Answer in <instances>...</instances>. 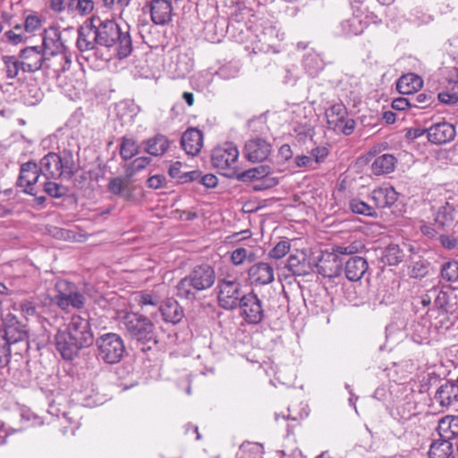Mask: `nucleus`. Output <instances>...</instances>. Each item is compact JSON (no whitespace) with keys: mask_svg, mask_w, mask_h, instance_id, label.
I'll use <instances>...</instances> for the list:
<instances>
[{"mask_svg":"<svg viewBox=\"0 0 458 458\" xmlns=\"http://www.w3.org/2000/svg\"><path fill=\"white\" fill-rule=\"evenodd\" d=\"M96 30L100 47H105L109 53L108 56L106 57L103 54H100L99 58L108 60L114 55L123 59L131 55L132 39L128 24L122 26L114 20H102L98 17V21H96Z\"/></svg>","mask_w":458,"mask_h":458,"instance_id":"1","label":"nucleus"},{"mask_svg":"<svg viewBox=\"0 0 458 458\" xmlns=\"http://www.w3.org/2000/svg\"><path fill=\"white\" fill-rule=\"evenodd\" d=\"M126 335L142 352L151 350L158 344L154 323L146 316L138 312H127L122 319Z\"/></svg>","mask_w":458,"mask_h":458,"instance_id":"2","label":"nucleus"},{"mask_svg":"<svg viewBox=\"0 0 458 458\" xmlns=\"http://www.w3.org/2000/svg\"><path fill=\"white\" fill-rule=\"evenodd\" d=\"M216 282L213 267L203 263L195 266L176 285V295L181 299L195 301L199 292L209 289Z\"/></svg>","mask_w":458,"mask_h":458,"instance_id":"3","label":"nucleus"},{"mask_svg":"<svg viewBox=\"0 0 458 458\" xmlns=\"http://www.w3.org/2000/svg\"><path fill=\"white\" fill-rule=\"evenodd\" d=\"M39 170L46 179L71 178L76 172L72 151L64 149L58 153L49 152L39 162Z\"/></svg>","mask_w":458,"mask_h":458,"instance_id":"4","label":"nucleus"},{"mask_svg":"<svg viewBox=\"0 0 458 458\" xmlns=\"http://www.w3.org/2000/svg\"><path fill=\"white\" fill-rule=\"evenodd\" d=\"M96 357L105 364L119 363L125 353L123 339L115 333H105L95 340Z\"/></svg>","mask_w":458,"mask_h":458,"instance_id":"5","label":"nucleus"},{"mask_svg":"<svg viewBox=\"0 0 458 458\" xmlns=\"http://www.w3.org/2000/svg\"><path fill=\"white\" fill-rule=\"evenodd\" d=\"M217 302L225 310H234L247 294L243 291L242 282L233 275L220 276L216 285Z\"/></svg>","mask_w":458,"mask_h":458,"instance_id":"6","label":"nucleus"},{"mask_svg":"<svg viewBox=\"0 0 458 458\" xmlns=\"http://www.w3.org/2000/svg\"><path fill=\"white\" fill-rule=\"evenodd\" d=\"M358 250L353 244L348 246L336 245L332 251H324L317 263L318 272L324 277L335 278L341 275L344 258Z\"/></svg>","mask_w":458,"mask_h":458,"instance_id":"7","label":"nucleus"},{"mask_svg":"<svg viewBox=\"0 0 458 458\" xmlns=\"http://www.w3.org/2000/svg\"><path fill=\"white\" fill-rule=\"evenodd\" d=\"M238 157L237 147L231 142H226L212 150L211 164L220 174L233 178L236 174Z\"/></svg>","mask_w":458,"mask_h":458,"instance_id":"8","label":"nucleus"},{"mask_svg":"<svg viewBox=\"0 0 458 458\" xmlns=\"http://www.w3.org/2000/svg\"><path fill=\"white\" fill-rule=\"evenodd\" d=\"M55 289L56 291L55 301L61 310H67L70 307L74 309L83 308L86 299L77 290L74 284L64 279L58 280L55 283Z\"/></svg>","mask_w":458,"mask_h":458,"instance_id":"9","label":"nucleus"},{"mask_svg":"<svg viewBox=\"0 0 458 458\" xmlns=\"http://www.w3.org/2000/svg\"><path fill=\"white\" fill-rule=\"evenodd\" d=\"M98 21V17L92 16L78 29L76 47L81 53L92 52L94 55L99 57L100 45L96 30V21Z\"/></svg>","mask_w":458,"mask_h":458,"instance_id":"10","label":"nucleus"},{"mask_svg":"<svg viewBox=\"0 0 458 458\" xmlns=\"http://www.w3.org/2000/svg\"><path fill=\"white\" fill-rule=\"evenodd\" d=\"M325 114L329 129L347 136L353 132L356 123L353 119L347 117L348 111L343 103L331 106L326 110Z\"/></svg>","mask_w":458,"mask_h":458,"instance_id":"11","label":"nucleus"},{"mask_svg":"<svg viewBox=\"0 0 458 458\" xmlns=\"http://www.w3.org/2000/svg\"><path fill=\"white\" fill-rule=\"evenodd\" d=\"M241 318L248 325H259L265 318L263 302L253 292L248 293L238 306Z\"/></svg>","mask_w":458,"mask_h":458,"instance_id":"12","label":"nucleus"},{"mask_svg":"<svg viewBox=\"0 0 458 458\" xmlns=\"http://www.w3.org/2000/svg\"><path fill=\"white\" fill-rule=\"evenodd\" d=\"M66 330L82 349L91 346L96 340L87 318L72 316Z\"/></svg>","mask_w":458,"mask_h":458,"instance_id":"13","label":"nucleus"},{"mask_svg":"<svg viewBox=\"0 0 458 458\" xmlns=\"http://www.w3.org/2000/svg\"><path fill=\"white\" fill-rule=\"evenodd\" d=\"M272 147L265 139L255 137L245 142L243 155L252 163L265 161L270 155Z\"/></svg>","mask_w":458,"mask_h":458,"instance_id":"14","label":"nucleus"},{"mask_svg":"<svg viewBox=\"0 0 458 458\" xmlns=\"http://www.w3.org/2000/svg\"><path fill=\"white\" fill-rule=\"evenodd\" d=\"M41 173L35 161H28L21 165L20 174L16 182L18 187L23 188V192L35 195L34 185L38 182Z\"/></svg>","mask_w":458,"mask_h":458,"instance_id":"15","label":"nucleus"},{"mask_svg":"<svg viewBox=\"0 0 458 458\" xmlns=\"http://www.w3.org/2000/svg\"><path fill=\"white\" fill-rule=\"evenodd\" d=\"M19 55L27 72H34L46 66L47 55L40 46L28 47L21 50Z\"/></svg>","mask_w":458,"mask_h":458,"instance_id":"16","label":"nucleus"},{"mask_svg":"<svg viewBox=\"0 0 458 458\" xmlns=\"http://www.w3.org/2000/svg\"><path fill=\"white\" fill-rule=\"evenodd\" d=\"M56 350L63 359L72 360L78 356L82 349L77 342L71 336L67 330H59L55 336Z\"/></svg>","mask_w":458,"mask_h":458,"instance_id":"17","label":"nucleus"},{"mask_svg":"<svg viewBox=\"0 0 458 458\" xmlns=\"http://www.w3.org/2000/svg\"><path fill=\"white\" fill-rule=\"evenodd\" d=\"M151 21L164 26L172 21L173 6L170 0H151L148 4Z\"/></svg>","mask_w":458,"mask_h":458,"instance_id":"18","label":"nucleus"},{"mask_svg":"<svg viewBox=\"0 0 458 458\" xmlns=\"http://www.w3.org/2000/svg\"><path fill=\"white\" fill-rule=\"evenodd\" d=\"M256 38L263 44L265 51H275L276 41L281 40L276 26L268 20L262 21L256 26Z\"/></svg>","mask_w":458,"mask_h":458,"instance_id":"19","label":"nucleus"},{"mask_svg":"<svg viewBox=\"0 0 458 458\" xmlns=\"http://www.w3.org/2000/svg\"><path fill=\"white\" fill-rule=\"evenodd\" d=\"M456 131L453 124L442 122L430 126L427 130V136L430 142L437 145L447 143L453 140Z\"/></svg>","mask_w":458,"mask_h":458,"instance_id":"20","label":"nucleus"},{"mask_svg":"<svg viewBox=\"0 0 458 458\" xmlns=\"http://www.w3.org/2000/svg\"><path fill=\"white\" fill-rule=\"evenodd\" d=\"M248 276L251 284L265 285L275 280L274 268L266 262H259L252 265L248 270Z\"/></svg>","mask_w":458,"mask_h":458,"instance_id":"21","label":"nucleus"},{"mask_svg":"<svg viewBox=\"0 0 458 458\" xmlns=\"http://www.w3.org/2000/svg\"><path fill=\"white\" fill-rule=\"evenodd\" d=\"M181 145L188 155H198L203 147L202 131L197 128L187 129L182 135Z\"/></svg>","mask_w":458,"mask_h":458,"instance_id":"22","label":"nucleus"},{"mask_svg":"<svg viewBox=\"0 0 458 458\" xmlns=\"http://www.w3.org/2000/svg\"><path fill=\"white\" fill-rule=\"evenodd\" d=\"M65 47L62 41L61 31L55 27L45 30L42 43V50L46 55L64 52Z\"/></svg>","mask_w":458,"mask_h":458,"instance_id":"23","label":"nucleus"},{"mask_svg":"<svg viewBox=\"0 0 458 458\" xmlns=\"http://www.w3.org/2000/svg\"><path fill=\"white\" fill-rule=\"evenodd\" d=\"M434 212V221L438 228L444 229L450 226L454 220V203L449 199H445L438 207L432 206Z\"/></svg>","mask_w":458,"mask_h":458,"instance_id":"24","label":"nucleus"},{"mask_svg":"<svg viewBox=\"0 0 458 458\" xmlns=\"http://www.w3.org/2000/svg\"><path fill=\"white\" fill-rule=\"evenodd\" d=\"M368 269V261L362 257L352 256L345 261L344 273L349 281L357 282L360 280Z\"/></svg>","mask_w":458,"mask_h":458,"instance_id":"25","label":"nucleus"},{"mask_svg":"<svg viewBox=\"0 0 458 458\" xmlns=\"http://www.w3.org/2000/svg\"><path fill=\"white\" fill-rule=\"evenodd\" d=\"M435 400L442 408H449L458 403V385L453 381H446L437 388Z\"/></svg>","mask_w":458,"mask_h":458,"instance_id":"26","label":"nucleus"},{"mask_svg":"<svg viewBox=\"0 0 458 458\" xmlns=\"http://www.w3.org/2000/svg\"><path fill=\"white\" fill-rule=\"evenodd\" d=\"M423 86L422 79L415 73H407L401 76L396 83V89L402 95H412Z\"/></svg>","mask_w":458,"mask_h":458,"instance_id":"27","label":"nucleus"},{"mask_svg":"<svg viewBox=\"0 0 458 458\" xmlns=\"http://www.w3.org/2000/svg\"><path fill=\"white\" fill-rule=\"evenodd\" d=\"M145 151L153 157H161L167 152L170 140L165 135L156 134L143 142Z\"/></svg>","mask_w":458,"mask_h":458,"instance_id":"28","label":"nucleus"},{"mask_svg":"<svg viewBox=\"0 0 458 458\" xmlns=\"http://www.w3.org/2000/svg\"><path fill=\"white\" fill-rule=\"evenodd\" d=\"M71 59L65 52H60L47 56L45 69L51 70L55 77L68 70Z\"/></svg>","mask_w":458,"mask_h":458,"instance_id":"29","label":"nucleus"},{"mask_svg":"<svg viewBox=\"0 0 458 458\" xmlns=\"http://www.w3.org/2000/svg\"><path fill=\"white\" fill-rule=\"evenodd\" d=\"M371 199L379 208L391 207L397 200V192L393 187H380L371 192Z\"/></svg>","mask_w":458,"mask_h":458,"instance_id":"30","label":"nucleus"},{"mask_svg":"<svg viewBox=\"0 0 458 458\" xmlns=\"http://www.w3.org/2000/svg\"><path fill=\"white\" fill-rule=\"evenodd\" d=\"M158 310L165 322L176 324L180 322L183 317L182 309L174 300H168L165 303L160 304Z\"/></svg>","mask_w":458,"mask_h":458,"instance_id":"31","label":"nucleus"},{"mask_svg":"<svg viewBox=\"0 0 458 458\" xmlns=\"http://www.w3.org/2000/svg\"><path fill=\"white\" fill-rule=\"evenodd\" d=\"M396 158L391 154H384L375 158L371 171L375 175L390 174L394 170Z\"/></svg>","mask_w":458,"mask_h":458,"instance_id":"32","label":"nucleus"},{"mask_svg":"<svg viewBox=\"0 0 458 458\" xmlns=\"http://www.w3.org/2000/svg\"><path fill=\"white\" fill-rule=\"evenodd\" d=\"M286 267L293 275L298 276L309 275L312 270L310 263L307 261L303 253L299 256L291 255L287 260Z\"/></svg>","mask_w":458,"mask_h":458,"instance_id":"33","label":"nucleus"},{"mask_svg":"<svg viewBox=\"0 0 458 458\" xmlns=\"http://www.w3.org/2000/svg\"><path fill=\"white\" fill-rule=\"evenodd\" d=\"M303 67L311 77H316L325 66V62L320 54L310 51L303 56Z\"/></svg>","mask_w":458,"mask_h":458,"instance_id":"34","label":"nucleus"},{"mask_svg":"<svg viewBox=\"0 0 458 458\" xmlns=\"http://www.w3.org/2000/svg\"><path fill=\"white\" fill-rule=\"evenodd\" d=\"M366 26L367 23L360 17L352 16L340 23L341 35L344 37L360 35L364 31Z\"/></svg>","mask_w":458,"mask_h":458,"instance_id":"35","label":"nucleus"},{"mask_svg":"<svg viewBox=\"0 0 458 458\" xmlns=\"http://www.w3.org/2000/svg\"><path fill=\"white\" fill-rule=\"evenodd\" d=\"M251 172L255 176V180H263L259 184L254 186L255 190L268 189L276 186L278 181L276 178L268 177L270 167L267 165H259L251 168Z\"/></svg>","mask_w":458,"mask_h":458,"instance_id":"36","label":"nucleus"},{"mask_svg":"<svg viewBox=\"0 0 458 458\" xmlns=\"http://www.w3.org/2000/svg\"><path fill=\"white\" fill-rule=\"evenodd\" d=\"M453 453V444L447 439L434 441L429 448V458H448Z\"/></svg>","mask_w":458,"mask_h":458,"instance_id":"37","label":"nucleus"},{"mask_svg":"<svg viewBox=\"0 0 458 458\" xmlns=\"http://www.w3.org/2000/svg\"><path fill=\"white\" fill-rule=\"evenodd\" d=\"M3 62L6 70V76L10 79L15 78L20 72H27L26 68L23 67L21 58L14 55H4L3 56Z\"/></svg>","mask_w":458,"mask_h":458,"instance_id":"38","label":"nucleus"},{"mask_svg":"<svg viewBox=\"0 0 458 458\" xmlns=\"http://www.w3.org/2000/svg\"><path fill=\"white\" fill-rule=\"evenodd\" d=\"M139 153V145L133 138L123 137L120 143V155L123 160L131 159Z\"/></svg>","mask_w":458,"mask_h":458,"instance_id":"39","label":"nucleus"},{"mask_svg":"<svg viewBox=\"0 0 458 458\" xmlns=\"http://www.w3.org/2000/svg\"><path fill=\"white\" fill-rule=\"evenodd\" d=\"M404 253L399 245L391 244L384 251L383 261L389 266H396L403 260Z\"/></svg>","mask_w":458,"mask_h":458,"instance_id":"40","label":"nucleus"},{"mask_svg":"<svg viewBox=\"0 0 458 458\" xmlns=\"http://www.w3.org/2000/svg\"><path fill=\"white\" fill-rule=\"evenodd\" d=\"M44 191L51 198L60 199L68 193V188L55 181L47 180L43 183Z\"/></svg>","mask_w":458,"mask_h":458,"instance_id":"41","label":"nucleus"},{"mask_svg":"<svg viewBox=\"0 0 458 458\" xmlns=\"http://www.w3.org/2000/svg\"><path fill=\"white\" fill-rule=\"evenodd\" d=\"M1 335L8 341V345L25 341L27 334L25 331L19 330L16 327H7L4 330L0 331Z\"/></svg>","mask_w":458,"mask_h":458,"instance_id":"42","label":"nucleus"},{"mask_svg":"<svg viewBox=\"0 0 458 458\" xmlns=\"http://www.w3.org/2000/svg\"><path fill=\"white\" fill-rule=\"evenodd\" d=\"M135 300L144 311H148V307L159 309L160 306V299L156 294L140 293Z\"/></svg>","mask_w":458,"mask_h":458,"instance_id":"43","label":"nucleus"},{"mask_svg":"<svg viewBox=\"0 0 458 458\" xmlns=\"http://www.w3.org/2000/svg\"><path fill=\"white\" fill-rule=\"evenodd\" d=\"M440 274L442 278L447 282H457L458 261L450 260L443 263Z\"/></svg>","mask_w":458,"mask_h":458,"instance_id":"44","label":"nucleus"},{"mask_svg":"<svg viewBox=\"0 0 458 458\" xmlns=\"http://www.w3.org/2000/svg\"><path fill=\"white\" fill-rule=\"evenodd\" d=\"M349 208L353 213L359 215L369 216H373L376 215V211L372 206L358 199H351L349 202Z\"/></svg>","mask_w":458,"mask_h":458,"instance_id":"45","label":"nucleus"},{"mask_svg":"<svg viewBox=\"0 0 458 458\" xmlns=\"http://www.w3.org/2000/svg\"><path fill=\"white\" fill-rule=\"evenodd\" d=\"M240 69L241 67L238 63L229 62L219 67L216 73L221 79L230 80L238 76Z\"/></svg>","mask_w":458,"mask_h":458,"instance_id":"46","label":"nucleus"},{"mask_svg":"<svg viewBox=\"0 0 458 458\" xmlns=\"http://www.w3.org/2000/svg\"><path fill=\"white\" fill-rule=\"evenodd\" d=\"M150 162L151 158L149 157H140L135 158L125 168L126 177H132L136 173L143 170L146 166H148Z\"/></svg>","mask_w":458,"mask_h":458,"instance_id":"47","label":"nucleus"},{"mask_svg":"<svg viewBox=\"0 0 458 458\" xmlns=\"http://www.w3.org/2000/svg\"><path fill=\"white\" fill-rule=\"evenodd\" d=\"M262 446L258 444L242 445L240 458H262Z\"/></svg>","mask_w":458,"mask_h":458,"instance_id":"48","label":"nucleus"},{"mask_svg":"<svg viewBox=\"0 0 458 458\" xmlns=\"http://www.w3.org/2000/svg\"><path fill=\"white\" fill-rule=\"evenodd\" d=\"M429 295H432L434 305L438 309H444L448 304V293L438 287L434 286L429 289Z\"/></svg>","mask_w":458,"mask_h":458,"instance_id":"49","label":"nucleus"},{"mask_svg":"<svg viewBox=\"0 0 458 458\" xmlns=\"http://www.w3.org/2000/svg\"><path fill=\"white\" fill-rule=\"evenodd\" d=\"M411 106L415 108H426L429 106L433 102V98L431 94H427L425 92L420 93L418 95H410Z\"/></svg>","mask_w":458,"mask_h":458,"instance_id":"50","label":"nucleus"},{"mask_svg":"<svg viewBox=\"0 0 458 458\" xmlns=\"http://www.w3.org/2000/svg\"><path fill=\"white\" fill-rule=\"evenodd\" d=\"M429 263L426 260H419L413 263L411 269V276L413 278H422L428 273Z\"/></svg>","mask_w":458,"mask_h":458,"instance_id":"51","label":"nucleus"},{"mask_svg":"<svg viewBox=\"0 0 458 458\" xmlns=\"http://www.w3.org/2000/svg\"><path fill=\"white\" fill-rule=\"evenodd\" d=\"M42 21L36 14H30L24 21V31L28 34H32L38 30L41 27Z\"/></svg>","mask_w":458,"mask_h":458,"instance_id":"52","label":"nucleus"},{"mask_svg":"<svg viewBox=\"0 0 458 458\" xmlns=\"http://www.w3.org/2000/svg\"><path fill=\"white\" fill-rule=\"evenodd\" d=\"M37 303L32 300H25L21 302V310L22 314L27 318H38V310Z\"/></svg>","mask_w":458,"mask_h":458,"instance_id":"53","label":"nucleus"},{"mask_svg":"<svg viewBox=\"0 0 458 458\" xmlns=\"http://www.w3.org/2000/svg\"><path fill=\"white\" fill-rule=\"evenodd\" d=\"M289 250L290 242L287 241H281L269 251V257L275 259H279L284 257Z\"/></svg>","mask_w":458,"mask_h":458,"instance_id":"54","label":"nucleus"},{"mask_svg":"<svg viewBox=\"0 0 458 458\" xmlns=\"http://www.w3.org/2000/svg\"><path fill=\"white\" fill-rule=\"evenodd\" d=\"M328 155H329V150L327 147L318 146V147L312 148L310 151L309 156L312 157L310 159L312 160V163L314 165V164H320V163L324 162Z\"/></svg>","mask_w":458,"mask_h":458,"instance_id":"55","label":"nucleus"},{"mask_svg":"<svg viewBox=\"0 0 458 458\" xmlns=\"http://www.w3.org/2000/svg\"><path fill=\"white\" fill-rule=\"evenodd\" d=\"M453 424L455 427L458 426V418L454 416H446L439 420L438 428L439 430L443 431H447V429H450L452 434H455V431L452 429Z\"/></svg>","mask_w":458,"mask_h":458,"instance_id":"56","label":"nucleus"},{"mask_svg":"<svg viewBox=\"0 0 458 458\" xmlns=\"http://www.w3.org/2000/svg\"><path fill=\"white\" fill-rule=\"evenodd\" d=\"M107 188L111 193L119 195L124 190L125 185L121 177H114L109 181Z\"/></svg>","mask_w":458,"mask_h":458,"instance_id":"57","label":"nucleus"},{"mask_svg":"<svg viewBox=\"0 0 458 458\" xmlns=\"http://www.w3.org/2000/svg\"><path fill=\"white\" fill-rule=\"evenodd\" d=\"M439 242L441 245L446 250H454L458 248V239L453 235L440 234Z\"/></svg>","mask_w":458,"mask_h":458,"instance_id":"58","label":"nucleus"},{"mask_svg":"<svg viewBox=\"0 0 458 458\" xmlns=\"http://www.w3.org/2000/svg\"><path fill=\"white\" fill-rule=\"evenodd\" d=\"M248 255L247 250L244 248H237L231 253V261L233 265H242Z\"/></svg>","mask_w":458,"mask_h":458,"instance_id":"59","label":"nucleus"},{"mask_svg":"<svg viewBox=\"0 0 458 458\" xmlns=\"http://www.w3.org/2000/svg\"><path fill=\"white\" fill-rule=\"evenodd\" d=\"M73 6L81 14L84 15L93 10L94 3L92 0H79Z\"/></svg>","mask_w":458,"mask_h":458,"instance_id":"60","label":"nucleus"},{"mask_svg":"<svg viewBox=\"0 0 458 458\" xmlns=\"http://www.w3.org/2000/svg\"><path fill=\"white\" fill-rule=\"evenodd\" d=\"M437 98L441 103L446 105H453L458 102V95L455 92H439Z\"/></svg>","mask_w":458,"mask_h":458,"instance_id":"61","label":"nucleus"},{"mask_svg":"<svg viewBox=\"0 0 458 458\" xmlns=\"http://www.w3.org/2000/svg\"><path fill=\"white\" fill-rule=\"evenodd\" d=\"M392 107L395 110H400V111L405 110L407 108H411L412 106H411L410 96L407 98L402 97V98H395L392 103Z\"/></svg>","mask_w":458,"mask_h":458,"instance_id":"62","label":"nucleus"},{"mask_svg":"<svg viewBox=\"0 0 458 458\" xmlns=\"http://www.w3.org/2000/svg\"><path fill=\"white\" fill-rule=\"evenodd\" d=\"M165 183V177L162 174H155L149 177L147 181V184L151 189L163 188Z\"/></svg>","mask_w":458,"mask_h":458,"instance_id":"63","label":"nucleus"},{"mask_svg":"<svg viewBox=\"0 0 458 458\" xmlns=\"http://www.w3.org/2000/svg\"><path fill=\"white\" fill-rule=\"evenodd\" d=\"M420 231L424 236L429 239H435L437 237L438 233L432 224L423 223L420 225Z\"/></svg>","mask_w":458,"mask_h":458,"instance_id":"64","label":"nucleus"}]
</instances>
